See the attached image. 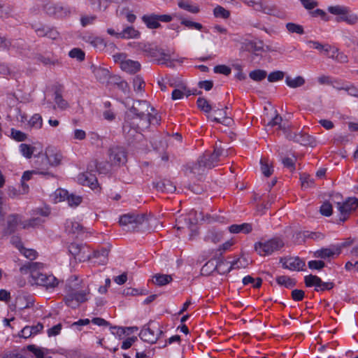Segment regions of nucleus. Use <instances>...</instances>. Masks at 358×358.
I'll use <instances>...</instances> for the list:
<instances>
[{
  "mask_svg": "<svg viewBox=\"0 0 358 358\" xmlns=\"http://www.w3.org/2000/svg\"><path fill=\"white\" fill-rule=\"evenodd\" d=\"M150 103L146 101H136L125 113V120L135 122L138 127H148Z\"/></svg>",
  "mask_w": 358,
  "mask_h": 358,
  "instance_id": "1",
  "label": "nucleus"
},
{
  "mask_svg": "<svg viewBox=\"0 0 358 358\" xmlns=\"http://www.w3.org/2000/svg\"><path fill=\"white\" fill-rule=\"evenodd\" d=\"M243 1L252 6L257 11L262 12L265 14L273 15L278 17H282L284 13L280 11L275 5L268 1L264 0H243Z\"/></svg>",
  "mask_w": 358,
  "mask_h": 358,
  "instance_id": "2",
  "label": "nucleus"
},
{
  "mask_svg": "<svg viewBox=\"0 0 358 358\" xmlns=\"http://www.w3.org/2000/svg\"><path fill=\"white\" fill-rule=\"evenodd\" d=\"M284 246V243L280 238H272L264 242H258L255 245V249L261 256L271 255Z\"/></svg>",
  "mask_w": 358,
  "mask_h": 358,
  "instance_id": "3",
  "label": "nucleus"
},
{
  "mask_svg": "<svg viewBox=\"0 0 358 358\" xmlns=\"http://www.w3.org/2000/svg\"><path fill=\"white\" fill-rule=\"evenodd\" d=\"M336 201L337 202V209L339 212V221L341 222L346 221L349 215L358 207V199L355 197L348 198L345 201Z\"/></svg>",
  "mask_w": 358,
  "mask_h": 358,
  "instance_id": "4",
  "label": "nucleus"
},
{
  "mask_svg": "<svg viewBox=\"0 0 358 358\" xmlns=\"http://www.w3.org/2000/svg\"><path fill=\"white\" fill-rule=\"evenodd\" d=\"M109 162L111 166H120L127 161V155L124 148L119 145L110 147L108 151Z\"/></svg>",
  "mask_w": 358,
  "mask_h": 358,
  "instance_id": "5",
  "label": "nucleus"
},
{
  "mask_svg": "<svg viewBox=\"0 0 358 358\" xmlns=\"http://www.w3.org/2000/svg\"><path fill=\"white\" fill-rule=\"evenodd\" d=\"M69 252L80 262L92 259L91 251L85 244L72 243L69 246Z\"/></svg>",
  "mask_w": 358,
  "mask_h": 358,
  "instance_id": "6",
  "label": "nucleus"
},
{
  "mask_svg": "<svg viewBox=\"0 0 358 358\" xmlns=\"http://www.w3.org/2000/svg\"><path fill=\"white\" fill-rule=\"evenodd\" d=\"M163 331L153 323L145 325L139 334L140 338L145 342L155 343Z\"/></svg>",
  "mask_w": 358,
  "mask_h": 358,
  "instance_id": "7",
  "label": "nucleus"
},
{
  "mask_svg": "<svg viewBox=\"0 0 358 358\" xmlns=\"http://www.w3.org/2000/svg\"><path fill=\"white\" fill-rule=\"evenodd\" d=\"M143 128L138 127L135 122L124 121L122 130L129 143L141 140L143 135L138 130Z\"/></svg>",
  "mask_w": 358,
  "mask_h": 358,
  "instance_id": "8",
  "label": "nucleus"
},
{
  "mask_svg": "<svg viewBox=\"0 0 358 358\" xmlns=\"http://www.w3.org/2000/svg\"><path fill=\"white\" fill-rule=\"evenodd\" d=\"M224 155V150L220 146H215L213 152H206L201 156V159L208 169L215 167L220 160V157Z\"/></svg>",
  "mask_w": 358,
  "mask_h": 358,
  "instance_id": "9",
  "label": "nucleus"
},
{
  "mask_svg": "<svg viewBox=\"0 0 358 358\" xmlns=\"http://www.w3.org/2000/svg\"><path fill=\"white\" fill-rule=\"evenodd\" d=\"M44 10L46 14L57 18H64L71 14V10L68 6L52 3H46L44 6Z\"/></svg>",
  "mask_w": 358,
  "mask_h": 358,
  "instance_id": "10",
  "label": "nucleus"
},
{
  "mask_svg": "<svg viewBox=\"0 0 358 358\" xmlns=\"http://www.w3.org/2000/svg\"><path fill=\"white\" fill-rule=\"evenodd\" d=\"M34 283L38 286L45 287L46 289H54L58 284V280L52 275L41 273L40 274H34Z\"/></svg>",
  "mask_w": 358,
  "mask_h": 358,
  "instance_id": "11",
  "label": "nucleus"
},
{
  "mask_svg": "<svg viewBox=\"0 0 358 358\" xmlns=\"http://www.w3.org/2000/svg\"><path fill=\"white\" fill-rule=\"evenodd\" d=\"M36 159L34 161V167L37 170V173L41 174V175H48L50 176L51 177H54V175L45 171L48 169L49 165V161L48 158L47 157V155L45 154H39L38 155L36 156Z\"/></svg>",
  "mask_w": 358,
  "mask_h": 358,
  "instance_id": "12",
  "label": "nucleus"
},
{
  "mask_svg": "<svg viewBox=\"0 0 358 358\" xmlns=\"http://www.w3.org/2000/svg\"><path fill=\"white\" fill-rule=\"evenodd\" d=\"M287 137L303 145L314 147L315 145V138L305 133H289L287 135Z\"/></svg>",
  "mask_w": 358,
  "mask_h": 358,
  "instance_id": "13",
  "label": "nucleus"
},
{
  "mask_svg": "<svg viewBox=\"0 0 358 358\" xmlns=\"http://www.w3.org/2000/svg\"><path fill=\"white\" fill-rule=\"evenodd\" d=\"M22 217L17 214H11L7 217V224L4 229L5 234H11L14 233L19 225L22 226Z\"/></svg>",
  "mask_w": 358,
  "mask_h": 358,
  "instance_id": "14",
  "label": "nucleus"
},
{
  "mask_svg": "<svg viewBox=\"0 0 358 358\" xmlns=\"http://www.w3.org/2000/svg\"><path fill=\"white\" fill-rule=\"evenodd\" d=\"M280 262L282 264L284 268L289 269L292 271L303 270L305 266V262L299 257H289L287 259H281Z\"/></svg>",
  "mask_w": 358,
  "mask_h": 358,
  "instance_id": "15",
  "label": "nucleus"
},
{
  "mask_svg": "<svg viewBox=\"0 0 358 358\" xmlns=\"http://www.w3.org/2000/svg\"><path fill=\"white\" fill-rule=\"evenodd\" d=\"M91 69L96 79L99 83L102 84H107L109 83L110 74L107 69L92 65Z\"/></svg>",
  "mask_w": 358,
  "mask_h": 358,
  "instance_id": "16",
  "label": "nucleus"
},
{
  "mask_svg": "<svg viewBox=\"0 0 358 358\" xmlns=\"http://www.w3.org/2000/svg\"><path fill=\"white\" fill-rule=\"evenodd\" d=\"M43 264L40 262H28L23 264L20 268V271L22 273L27 274L28 273H30L32 279L34 280V273L35 274H40L41 272L39 271L43 268Z\"/></svg>",
  "mask_w": 358,
  "mask_h": 358,
  "instance_id": "17",
  "label": "nucleus"
},
{
  "mask_svg": "<svg viewBox=\"0 0 358 358\" xmlns=\"http://www.w3.org/2000/svg\"><path fill=\"white\" fill-rule=\"evenodd\" d=\"M153 187L158 191L167 193H173L176 190L173 182L167 179H162L152 182Z\"/></svg>",
  "mask_w": 358,
  "mask_h": 358,
  "instance_id": "18",
  "label": "nucleus"
},
{
  "mask_svg": "<svg viewBox=\"0 0 358 358\" xmlns=\"http://www.w3.org/2000/svg\"><path fill=\"white\" fill-rule=\"evenodd\" d=\"M78 180L83 185L89 186L92 189H94L98 187L97 178L91 171L80 175Z\"/></svg>",
  "mask_w": 358,
  "mask_h": 358,
  "instance_id": "19",
  "label": "nucleus"
},
{
  "mask_svg": "<svg viewBox=\"0 0 358 358\" xmlns=\"http://www.w3.org/2000/svg\"><path fill=\"white\" fill-rule=\"evenodd\" d=\"M121 69L128 73L134 74L141 69V64L137 61L124 59L121 61Z\"/></svg>",
  "mask_w": 358,
  "mask_h": 358,
  "instance_id": "20",
  "label": "nucleus"
},
{
  "mask_svg": "<svg viewBox=\"0 0 358 358\" xmlns=\"http://www.w3.org/2000/svg\"><path fill=\"white\" fill-rule=\"evenodd\" d=\"M186 169L189 170L190 173L195 176H202L206 173V170L208 169L199 157L196 162L192 164H187L186 166Z\"/></svg>",
  "mask_w": 358,
  "mask_h": 358,
  "instance_id": "21",
  "label": "nucleus"
},
{
  "mask_svg": "<svg viewBox=\"0 0 358 358\" xmlns=\"http://www.w3.org/2000/svg\"><path fill=\"white\" fill-rule=\"evenodd\" d=\"M110 166L111 165L109 161L107 162L100 163L96 161H92L89 164L87 169L90 171H93L94 169H96V171L101 174H107L110 171Z\"/></svg>",
  "mask_w": 358,
  "mask_h": 358,
  "instance_id": "22",
  "label": "nucleus"
},
{
  "mask_svg": "<svg viewBox=\"0 0 358 358\" xmlns=\"http://www.w3.org/2000/svg\"><path fill=\"white\" fill-rule=\"evenodd\" d=\"M118 36L120 38H138L140 36V33L138 31L136 30L134 27L128 26L120 32Z\"/></svg>",
  "mask_w": 358,
  "mask_h": 358,
  "instance_id": "23",
  "label": "nucleus"
},
{
  "mask_svg": "<svg viewBox=\"0 0 358 358\" xmlns=\"http://www.w3.org/2000/svg\"><path fill=\"white\" fill-rule=\"evenodd\" d=\"M252 225L248 223H243L241 224H232L229 227V231L233 234H238L240 232L248 234L252 231Z\"/></svg>",
  "mask_w": 358,
  "mask_h": 358,
  "instance_id": "24",
  "label": "nucleus"
},
{
  "mask_svg": "<svg viewBox=\"0 0 358 358\" xmlns=\"http://www.w3.org/2000/svg\"><path fill=\"white\" fill-rule=\"evenodd\" d=\"M142 20L149 29H157L161 27L160 23H159L157 20L156 14L143 15Z\"/></svg>",
  "mask_w": 358,
  "mask_h": 358,
  "instance_id": "25",
  "label": "nucleus"
},
{
  "mask_svg": "<svg viewBox=\"0 0 358 358\" xmlns=\"http://www.w3.org/2000/svg\"><path fill=\"white\" fill-rule=\"evenodd\" d=\"M172 280L171 275L158 273L153 276L152 282L158 286H164L171 282Z\"/></svg>",
  "mask_w": 358,
  "mask_h": 358,
  "instance_id": "26",
  "label": "nucleus"
},
{
  "mask_svg": "<svg viewBox=\"0 0 358 358\" xmlns=\"http://www.w3.org/2000/svg\"><path fill=\"white\" fill-rule=\"evenodd\" d=\"M285 83L288 87L291 88H296L305 84V79L301 76H296L295 78L287 76L285 78Z\"/></svg>",
  "mask_w": 358,
  "mask_h": 358,
  "instance_id": "27",
  "label": "nucleus"
},
{
  "mask_svg": "<svg viewBox=\"0 0 358 358\" xmlns=\"http://www.w3.org/2000/svg\"><path fill=\"white\" fill-rule=\"evenodd\" d=\"M54 100L57 106L62 110H66L69 106L68 102L63 99L62 92L59 89L55 90Z\"/></svg>",
  "mask_w": 358,
  "mask_h": 358,
  "instance_id": "28",
  "label": "nucleus"
},
{
  "mask_svg": "<svg viewBox=\"0 0 358 358\" xmlns=\"http://www.w3.org/2000/svg\"><path fill=\"white\" fill-rule=\"evenodd\" d=\"M222 239V233L220 231H217L214 229L209 230L204 238L205 241L211 242L213 243H217L220 242Z\"/></svg>",
  "mask_w": 358,
  "mask_h": 358,
  "instance_id": "29",
  "label": "nucleus"
},
{
  "mask_svg": "<svg viewBox=\"0 0 358 358\" xmlns=\"http://www.w3.org/2000/svg\"><path fill=\"white\" fill-rule=\"evenodd\" d=\"M49 161V165L52 166H58L62 160V155L59 152H55L52 150L45 152Z\"/></svg>",
  "mask_w": 358,
  "mask_h": 358,
  "instance_id": "30",
  "label": "nucleus"
},
{
  "mask_svg": "<svg viewBox=\"0 0 358 358\" xmlns=\"http://www.w3.org/2000/svg\"><path fill=\"white\" fill-rule=\"evenodd\" d=\"M141 49L147 55L152 57H158L160 51L162 50V48H158L157 46L150 44H144Z\"/></svg>",
  "mask_w": 358,
  "mask_h": 358,
  "instance_id": "31",
  "label": "nucleus"
},
{
  "mask_svg": "<svg viewBox=\"0 0 358 358\" xmlns=\"http://www.w3.org/2000/svg\"><path fill=\"white\" fill-rule=\"evenodd\" d=\"M44 222H45V220L41 217H33L29 220L24 221V222H22V229H28L29 227L34 228V227H36L41 225Z\"/></svg>",
  "mask_w": 358,
  "mask_h": 358,
  "instance_id": "32",
  "label": "nucleus"
},
{
  "mask_svg": "<svg viewBox=\"0 0 358 358\" xmlns=\"http://www.w3.org/2000/svg\"><path fill=\"white\" fill-rule=\"evenodd\" d=\"M278 285L287 288H292L296 285V280L286 275H280L276 278Z\"/></svg>",
  "mask_w": 358,
  "mask_h": 358,
  "instance_id": "33",
  "label": "nucleus"
},
{
  "mask_svg": "<svg viewBox=\"0 0 358 358\" xmlns=\"http://www.w3.org/2000/svg\"><path fill=\"white\" fill-rule=\"evenodd\" d=\"M159 56L160 57L157 59L158 64H164L168 67H173L174 66L171 59V55L165 52L163 49L160 51Z\"/></svg>",
  "mask_w": 358,
  "mask_h": 358,
  "instance_id": "34",
  "label": "nucleus"
},
{
  "mask_svg": "<svg viewBox=\"0 0 358 358\" xmlns=\"http://www.w3.org/2000/svg\"><path fill=\"white\" fill-rule=\"evenodd\" d=\"M231 266L227 270V273L230 272L232 269H237L241 268H245L248 266L249 263L245 257L238 258L235 261L230 262Z\"/></svg>",
  "mask_w": 358,
  "mask_h": 358,
  "instance_id": "35",
  "label": "nucleus"
},
{
  "mask_svg": "<svg viewBox=\"0 0 358 358\" xmlns=\"http://www.w3.org/2000/svg\"><path fill=\"white\" fill-rule=\"evenodd\" d=\"M327 10L330 13L338 16L340 15L347 14L350 12L348 7L340 5L329 6Z\"/></svg>",
  "mask_w": 358,
  "mask_h": 358,
  "instance_id": "36",
  "label": "nucleus"
},
{
  "mask_svg": "<svg viewBox=\"0 0 358 358\" xmlns=\"http://www.w3.org/2000/svg\"><path fill=\"white\" fill-rule=\"evenodd\" d=\"M16 246L20 250V252L27 259L34 260L37 257V252L33 249H27L22 245V243L19 242Z\"/></svg>",
  "mask_w": 358,
  "mask_h": 358,
  "instance_id": "37",
  "label": "nucleus"
},
{
  "mask_svg": "<svg viewBox=\"0 0 358 358\" xmlns=\"http://www.w3.org/2000/svg\"><path fill=\"white\" fill-rule=\"evenodd\" d=\"M108 250L106 248H102L100 250H94L91 252L92 258H100V263L104 264L106 263L108 255Z\"/></svg>",
  "mask_w": 358,
  "mask_h": 358,
  "instance_id": "38",
  "label": "nucleus"
},
{
  "mask_svg": "<svg viewBox=\"0 0 358 358\" xmlns=\"http://www.w3.org/2000/svg\"><path fill=\"white\" fill-rule=\"evenodd\" d=\"M358 20L357 16L348 13L347 14L340 15L336 17L337 22H346L349 24H355Z\"/></svg>",
  "mask_w": 358,
  "mask_h": 358,
  "instance_id": "39",
  "label": "nucleus"
},
{
  "mask_svg": "<svg viewBox=\"0 0 358 358\" xmlns=\"http://www.w3.org/2000/svg\"><path fill=\"white\" fill-rule=\"evenodd\" d=\"M336 252L331 248H322L314 252V257L317 258L326 259L333 257Z\"/></svg>",
  "mask_w": 358,
  "mask_h": 358,
  "instance_id": "40",
  "label": "nucleus"
},
{
  "mask_svg": "<svg viewBox=\"0 0 358 358\" xmlns=\"http://www.w3.org/2000/svg\"><path fill=\"white\" fill-rule=\"evenodd\" d=\"M178 6L192 13H197L199 11V7L191 4L189 1H180L178 2Z\"/></svg>",
  "mask_w": 358,
  "mask_h": 358,
  "instance_id": "41",
  "label": "nucleus"
},
{
  "mask_svg": "<svg viewBox=\"0 0 358 358\" xmlns=\"http://www.w3.org/2000/svg\"><path fill=\"white\" fill-rule=\"evenodd\" d=\"M304 282L306 287H315V288H317L319 286V283H320V278L317 275H308L305 276Z\"/></svg>",
  "mask_w": 358,
  "mask_h": 358,
  "instance_id": "42",
  "label": "nucleus"
},
{
  "mask_svg": "<svg viewBox=\"0 0 358 358\" xmlns=\"http://www.w3.org/2000/svg\"><path fill=\"white\" fill-rule=\"evenodd\" d=\"M223 263L222 260H219L216 265H214V263L212 260L208 261L201 268V271L203 273H206V274H209L215 270H217L219 266Z\"/></svg>",
  "mask_w": 358,
  "mask_h": 358,
  "instance_id": "43",
  "label": "nucleus"
},
{
  "mask_svg": "<svg viewBox=\"0 0 358 358\" xmlns=\"http://www.w3.org/2000/svg\"><path fill=\"white\" fill-rule=\"evenodd\" d=\"M286 29L289 33L292 34H304V29L303 26L294 23V22H288L285 25Z\"/></svg>",
  "mask_w": 358,
  "mask_h": 358,
  "instance_id": "44",
  "label": "nucleus"
},
{
  "mask_svg": "<svg viewBox=\"0 0 358 358\" xmlns=\"http://www.w3.org/2000/svg\"><path fill=\"white\" fill-rule=\"evenodd\" d=\"M261 171L263 175L266 177L271 176L273 173V166H269L268 161L266 159H261Z\"/></svg>",
  "mask_w": 358,
  "mask_h": 358,
  "instance_id": "45",
  "label": "nucleus"
},
{
  "mask_svg": "<svg viewBox=\"0 0 358 358\" xmlns=\"http://www.w3.org/2000/svg\"><path fill=\"white\" fill-rule=\"evenodd\" d=\"M266 76H267L266 71L264 70H262V69L255 70V71H251L249 73L250 78L252 80H253L255 81H257V82H259V81H262V80H264L266 77Z\"/></svg>",
  "mask_w": 358,
  "mask_h": 358,
  "instance_id": "46",
  "label": "nucleus"
},
{
  "mask_svg": "<svg viewBox=\"0 0 358 358\" xmlns=\"http://www.w3.org/2000/svg\"><path fill=\"white\" fill-rule=\"evenodd\" d=\"M35 148L26 144V143H22L20 145V150L22 155L25 157L27 159H29L31 157L34 152Z\"/></svg>",
  "mask_w": 358,
  "mask_h": 358,
  "instance_id": "47",
  "label": "nucleus"
},
{
  "mask_svg": "<svg viewBox=\"0 0 358 358\" xmlns=\"http://www.w3.org/2000/svg\"><path fill=\"white\" fill-rule=\"evenodd\" d=\"M213 14L216 17L227 19L230 16V12L221 6H217L213 10Z\"/></svg>",
  "mask_w": 358,
  "mask_h": 358,
  "instance_id": "48",
  "label": "nucleus"
},
{
  "mask_svg": "<svg viewBox=\"0 0 358 358\" xmlns=\"http://www.w3.org/2000/svg\"><path fill=\"white\" fill-rule=\"evenodd\" d=\"M196 104L198 108L205 113H209L212 110V106L208 101L203 97H199L197 99Z\"/></svg>",
  "mask_w": 358,
  "mask_h": 358,
  "instance_id": "49",
  "label": "nucleus"
},
{
  "mask_svg": "<svg viewBox=\"0 0 358 358\" xmlns=\"http://www.w3.org/2000/svg\"><path fill=\"white\" fill-rule=\"evenodd\" d=\"M282 117L278 115V114H276L275 115V117L273 118H272L267 124V126H270L271 127H275V126H278V128L280 129H282L285 131L286 129L285 127L282 126Z\"/></svg>",
  "mask_w": 358,
  "mask_h": 358,
  "instance_id": "50",
  "label": "nucleus"
},
{
  "mask_svg": "<svg viewBox=\"0 0 358 358\" xmlns=\"http://www.w3.org/2000/svg\"><path fill=\"white\" fill-rule=\"evenodd\" d=\"M42 117L39 114L34 115L29 121V126L36 129H40L42 127Z\"/></svg>",
  "mask_w": 358,
  "mask_h": 358,
  "instance_id": "51",
  "label": "nucleus"
},
{
  "mask_svg": "<svg viewBox=\"0 0 358 358\" xmlns=\"http://www.w3.org/2000/svg\"><path fill=\"white\" fill-rule=\"evenodd\" d=\"M285 73L281 71H275L270 73L268 76V80L270 83L277 82L283 79Z\"/></svg>",
  "mask_w": 358,
  "mask_h": 358,
  "instance_id": "52",
  "label": "nucleus"
},
{
  "mask_svg": "<svg viewBox=\"0 0 358 358\" xmlns=\"http://www.w3.org/2000/svg\"><path fill=\"white\" fill-rule=\"evenodd\" d=\"M55 201L59 202L67 199L69 192L64 189H58L55 192Z\"/></svg>",
  "mask_w": 358,
  "mask_h": 358,
  "instance_id": "53",
  "label": "nucleus"
},
{
  "mask_svg": "<svg viewBox=\"0 0 358 358\" xmlns=\"http://www.w3.org/2000/svg\"><path fill=\"white\" fill-rule=\"evenodd\" d=\"M133 86L135 91L142 92L145 87V82L141 76H137L133 79Z\"/></svg>",
  "mask_w": 358,
  "mask_h": 358,
  "instance_id": "54",
  "label": "nucleus"
},
{
  "mask_svg": "<svg viewBox=\"0 0 358 358\" xmlns=\"http://www.w3.org/2000/svg\"><path fill=\"white\" fill-rule=\"evenodd\" d=\"M308 43L312 44L313 48L318 50L321 52L324 51L327 53L329 52V51L331 49V46L329 45H328V44L322 45L320 42L315 41H308Z\"/></svg>",
  "mask_w": 358,
  "mask_h": 358,
  "instance_id": "55",
  "label": "nucleus"
},
{
  "mask_svg": "<svg viewBox=\"0 0 358 358\" xmlns=\"http://www.w3.org/2000/svg\"><path fill=\"white\" fill-rule=\"evenodd\" d=\"M320 211L322 215L329 217L331 215L333 210H332V203L329 201H325L320 207Z\"/></svg>",
  "mask_w": 358,
  "mask_h": 358,
  "instance_id": "56",
  "label": "nucleus"
},
{
  "mask_svg": "<svg viewBox=\"0 0 358 358\" xmlns=\"http://www.w3.org/2000/svg\"><path fill=\"white\" fill-rule=\"evenodd\" d=\"M69 55L71 58H76L78 61H83L85 59V52L79 48H73L69 52Z\"/></svg>",
  "mask_w": 358,
  "mask_h": 358,
  "instance_id": "57",
  "label": "nucleus"
},
{
  "mask_svg": "<svg viewBox=\"0 0 358 358\" xmlns=\"http://www.w3.org/2000/svg\"><path fill=\"white\" fill-rule=\"evenodd\" d=\"M300 180L301 186L303 188H308L314 185V180L310 178V176L306 173L301 175Z\"/></svg>",
  "mask_w": 358,
  "mask_h": 358,
  "instance_id": "58",
  "label": "nucleus"
},
{
  "mask_svg": "<svg viewBox=\"0 0 358 358\" xmlns=\"http://www.w3.org/2000/svg\"><path fill=\"white\" fill-rule=\"evenodd\" d=\"M66 201L70 206H77L82 202V197L74 194H69Z\"/></svg>",
  "mask_w": 358,
  "mask_h": 358,
  "instance_id": "59",
  "label": "nucleus"
},
{
  "mask_svg": "<svg viewBox=\"0 0 358 358\" xmlns=\"http://www.w3.org/2000/svg\"><path fill=\"white\" fill-rule=\"evenodd\" d=\"M134 214H126L120 217V224L122 226H127L129 224H134Z\"/></svg>",
  "mask_w": 358,
  "mask_h": 358,
  "instance_id": "60",
  "label": "nucleus"
},
{
  "mask_svg": "<svg viewBox=\"0 0 358 358\" xmlns=\"http://www.w3.org/2000/svg\"><path fill=\"white\" fill-rule=\"evenodd\" d=\"M181 24L189 29H196L201 30L203 28V25L199 22H192L186 19L181 20Z\"/></svg>",
  "mask_w": 358,
  "mask_h": 358,
  "instance_id": "61",
  "label": "nucleus"
},
{
  "mask_svg": "<svg viewBox=\"0 0 358 358\" xmlns=\"http://www.w3.org/2000/svg\"><path fill=\"white\" fill-rule=\"evenodd\" d=\"M116 85L118 89L120 90L124 95L129 96L130 94V88L128 83L125 80H120L119 82H116Z\"/></svg>",
  "mask_w": 358,
  "mask_h": 358,
  "instance_id": "62",
  "label": "nucleus"
},
{
  "mask_svg": "<svg viewBox=\"0 0 358 358\" xmlns=\"http://www.w3.org/2000/svg\"><path fill=\"white\" fill-rule=\"evenodd\" d=\"M79 304L87 301V293L85 291L76 292L70 294Z\"/></svg>",
  "mask_w": 358,
  "mask_h": 358,
  "instance_id": "63",
  "label": "nucleus"
},
{
  "mask_svg": "<svg viewBox=\"0 0 358 358\" xmlns=\"http://www.w3.org/2000/svg\"><path fill=\"white\" fill-rule=\"evenodd\" d=\"M214 72L215 73H221L225 76H228L231 73V69L226 65H217L214 67Z\"/></svg>",
  "mask_w": 358,
  "mask_h": 358,
  "instance_id": "64",
  "label": "nucleus"
}]
</instances>
